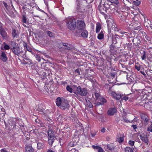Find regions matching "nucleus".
<instances>
[{
    "label": "nucleus",
    "instance_id": "47",
    "mask_svg": "<svg viewBox=\"0 0 152 152\" xmlns=\"http://www.w3.org/2000/svg\"><path fill=\"white\" fill-rule=\"evenodd\" d=\"M123 2L125 4V3H126L127 2H128L129 1L127 0H123Z\"/></svg>",
    "mask_w": 152,
    "mask_h": 152
},
{
    "label": "nucleus",
    "instance_id": "6",
    "mask_svg": "<svg viewBox=\"0 0 152 152\" xmlns=\"http://www.w3.org/2000/svg\"><path fill=\"white\" fill-rule=\"evenodd\" d=\"M109 95L112 96L116 100L119 99L121 97V95L116 93L114 91H111L109 93Z\"/></svg>",
    "mask_w": 152,
    "mask_h": 152
},
{
    "label": "nucleus",
    "instance_id": "13",
    "mask_svg": "<svg viewBox=\"0 0 152 152\" xmlns=\"http://www.w3.org/2000/svg\"><path fill=\"white\" fill-rule=\"evenodd\" d=\"M0 58L4 61H6L7 59L6 54L4 52H2L0 56Z\"/></svg>",
    "mask_w": 152,
    "mask_h": 152
},
{
    "label": "nucleus",
    "instance_id": "37",
    "mask_svg": "<svg viewBox=\"0 0 152 152\" xmlns=\"http://www.w3.org/2000/svg\"><path fill=\"white\" fill-rule=\"evenodd\" d=\"M123 119V121H125L126 123L130 122V121L128 119H127L126 118H124Z\"/></svg>",
    "mask_w": 152,
    "mask_h": 152
},
{
    "label": "nucleus",
    "instance_id": "59",
    "mask_svg": "<svg viewBox=\"0 0 152 152\" xmlns=\"http://www.w3.org/2000/svg\"><path fill=\"white\" fill-rule=\"evenodd\" d=\"M53 152H54V151H53Z\"/></svg>",
    "mask_w": 152,
    "mask_h": 152
},
{
    "label": "nucleus",
    "instance_id": "32",
    "mask_svg": "<svg viewBox=\"0 0 152 152\" xmlns=\"http://www.w3.org/2000/svg\"><path fill=\"white\" fill-rule=\"evenodd\" d=\"M4 48L5 50H8L10 49V47L9 45L6 44L4 46Z\"/></svg>",
    "mask_w": 152,
    "mask_h": 152
},
{
    "label": "nucleus",
    "instance_id": "20",
    "mask_svg": "<svg viewBox=\"0 0 152 152\" xmlns=\"http://www.w3.org/2000/svg\"><path fill=\"white\" fill-rule=\"evenodd\" d=\"M101 29L100 24L99 23H97L96 24V33H98L100 31Z\"/></svg>",
    "mask_w": 152,
    "mask_h": 152
},
{
    "label": "nucleus",
    "instance_id": "55",
    "mask_svg": "<svg viewBox=\"0 0 152 152\" xmlns=\"http://www.w3.org/2000/svg\"><path fill=\"white\" fill-rule=\"evenodd\" d=\"M138 140H139V139H137V140H136V141H138Z\"/></svg>",
    "mask_w": 152,
    "mask_h": 152
},
{
    "label": "nucleus",
    "instance_id": "3",
    "mask_svg": "<svg viewBox=\"0 0 152 152\" xmlns=\"http://www.w3.org/2000/svg\"><path fill=\"white\" fill-rule=\"evenodd\" d=\"M77 27L78 29L82 30L85 28V23L83 21L80 20L77 21Z\"/></svg>",
    "mask_w": 152,
    "mask_h": 152
},
{
    "label": "nucleus",
    "instance_id": "58",
    "mask_svg": "<svg viewBox=\"0 0 152 152\" xmlns=\"http://www.w3.org/2000/svg\"><path fill=\"white\" fill-rule=\"evenodd\" d=\"M23 25L24 26H26V25Z\"/></svg>",
    "mask_w": 152,
    "mask_h": 152
},
{
    "label": "nucleus",
    "instance_id": "49",
    "mask_svg": "<svg viewBox=\"0 0 152 152\" xmlns=\"http://www.w3.org/2000/svg\"><path fill=\"white\" fill-rule=\"evenodd\" d=\"M4 6L5 7H6L7 6V4L6 3H5V2H4Z\"/></svg>",
    "mask_w": 152,
    "mask_h": 152
},
{
    "label": "nucleus",
    "instance_id": "39",
    "mask_svg": "<svg viewBox=\"0 0 152 152\" xmlns=\"http://www.w3.org/2000/svg\"><path fill=\"white\" fill-rule=\"evenodd\" d=\"M128 99H129L128 97H127V96H124L122 98L123 100H124L125 101H127V100H128Z\"/></svg>",
    "mask_w": 152,
    "mask_h": 152
},
{
    "label": "nucleus",
    "instance_id": "52",
    "mask_svg": "<svg viewBox=\"0 0 152 152\" xmlns=\"http://www.w3.org/2000/svg\"><path fill=\"white\" fill-rule=\"evenodd\" d=\"M125 33H126V32H125L123 31V32H121V34H124Z\"/></svg>",
    "mask_w": 152,
    "mask_h": 152
},
{
    "label": "nucleus",
    "instance_id": "29",
    "mask_svg": "<svg viewBox=\"0 0 152 152\" xmlns=\"http://www.w3.org/2000/svg\"><path fill=\"white\" fill-rule=\"evenodd\" d=\"M124 140V137H121L118 138L117 140L118 142H119V143H121Z\"/></svg>",
    "mask_w": 152,
    "mask_h": 152
},
{
    "label": "nucleus",
    "instance_id": "23",
    "mask_svg": "<svg viewBox=\"0 0 152 152\" xmlns=\"http://www.w3.org/2000/svg\"><path fill=\"white\" fill-rule=\"evenodd\" d=\"M104 35L103 32L101 31V32L98 34L97 38L99 39H102L104 38Z\"/></svg>",
    "mask_w": 152,
    "mask_h": 152
},
{
    "label": "nucleus",
    "instance_id": "42",
    "mask_svg": "<svg viewBox=\"0 0 152 152\" xmlns=\"http://www.w3.org/2000/svg\"><path fill=\"white\" fill-rule=\"evenodd\" d=\"M1 152H9L6 150L5 148L2 149L1 151Z\"/></svg>",
    "mask_w": 152,
    "mask_h": 152
},
{
    "label": "nucleus",
    "instance_id": "38",
    "mask_svg": "<svg viewBox=\"0 0 152 152\" xmlns=\"http://www.w3.org/2000/svg\"><path fill=\"white\" fill-rule=\"evenodd\" d=\"M135 68L137 70L140 71V67L139 66H138L137 65L135 66Z\"/></svg>",
    "mask_w": 152,
    "mask_h": 152
},
{
    "label": "nucleus",
    "instance_id": "50",
    "mask_svg": "<svg viewBox=\"0 0 152 152\" xmlns=\"http://www.w3.org/2000/svg\"><path fill=\"white\" fill-rule=\"evenodd\" d=\"M107 26H108V28L109 29L110 28V24H107Z\"/></svg>",
    "mask_w": 152,
    "mask_h": 152
},
{
    "label": "nucleus",
    "instance_id": "12",
    "mask_svg": "<svg viewBox=\"0 0 152 152\" xmlns=\"http://www.w3.org/2000/svg\"><path fill=\"white\" fill-rule=\"evenodd\" d=\"M92 148L94 149H96L98 150V152H104L102 148L98 145H92Z\"/></svg>",
    "mask_w": 152,
    "mask_h": 152
},
{
    "label": "nucleus",
    "instance_id": "5",
    "mask_svg": "<svg viewBox=\"0 0 152 152\" xmlns=\"http://www.w3.org/2000/svg\"><path fill=\"white\" fill-rule=\"evenodd\" d=\"M105 3H104V7L105 8V9H103V10H102V8L101 7L99 9V10L100 13L103 15L105 14V12H107V10H108L110 8V6L109 4H109L108 5V3H107V2H105Z\"/></svg>",
    "mask_w": 152,
    "mask_h": 152
},
{
    "label": "nucleus",
    "instance_id": "16",
    "mask_svg": "<svg viewBox=\"0 0 152 152\" xmlns=\"http://www.w3.org/2000/svg\"><path fill=\"white\" fill-rule=\"evenodd\" d=\"M55 137H48V143L49 145H52L54 141Z\"/></svg>",
    "mask_w": 152,
    "mask_h": 152
},
{
    "label": "nucleus",
    "instance_id": "33",
    "mask_svg": "<svg viewBox=\"0 0 152 152\" xmlns=\"http://www.w3.org/2000/svg\"><path fill=\"white\" fill-rule=\"evenodd\" d=\"M142 59L144 60L146 58V54L145 52H144L143 54L141 56Z\"/></svg>",
    "mask_w": 152,
    "mask_h": 152
},
{
    "label": "nucleus",
    "instance_id": "26",
    "mask_svg": "<svg viewBox=\"0 0 152 152\" xmlns=\"http://www.w3.org/2000/svg\"><path fill=\"white\" fill-rule=\"evenodd\" d=\"M96 101H97L98 99L101 96L100 94L98 93H95L94 94Z\"/></svg>",
    "mask_w": 152,
    "mask_h": 152
},
{
    "label": "nucleus",
    "instance_id": "11",
    "mask_svg": "<svg viewBox=\"0 0 152 152\" xmlns=\"http://www.w3.org/2000/svg\"><path fill=\"white\" fill-rule=\"evenodd\" d=\"M116 110L115 108H110L108 111V114L110 115H112L116 112Z\"/></svg>",
    "mask_w": 152,
    "mask_h": 152
},
{
    "label": "nucleus",
    "instance_id": "19",
    "mask_svg": "<svg viewBox=\"0 0 152 152\" xmlns=\"http://www.w3.org/2000/svg\"><path fill=\"white\" fill-rule=\"evenodd\" d=\"M10 45L12 50V49H14V48L18 46V44L15 42L13 41H11V42Z\"/></svg>",
    "mask_w": 152,
    "mask_h": 152
},
{
    "label": "nucleus",
    "instance_id": "36",
    "mask_svg": "<svg viewBox=\"0 0 152 152\" xmlns=\"http://www.w3.org/2000/svg\"><path fill=\"white\" fill-rule=\"evenodd\" d=\"M23 22L25 23H26V18L25 17L23 16Z\"/></svg>",
    "mask_w": 152,
    "mask_h": 152
},
{
    "label": "nucleus",
    "instance_id": "14",
    "mask_svg": "<svg viewBox=\"0 0 152 152\" xmlns=\"http://www.w3.org/2000/svg\"><path fill=\"white\" fill-rule=\"evenodd\" d=\"M25 152H34V149L31 146H27L26 147Z\"/></svg>",
    "mask_w": 152,
    "mask_h": 152
},
{
    "label": "nucleus",
    "instance_id": "35",
    "mask_svg": "<svg viewBox=\"0 0 152 152\" xmlns=\"http://www.w3.org/2000/svg\"><path fill=\"white\" fill-rule=\"evenodd\" d=\"M134 141L132 140H130L129 142V144L132 146H133L134 145Z\"/></svg>",
    "mask_w": 152,
    "mask_h": 152
},
{
    "label": "nucleus",
    "instance_id": "27",
    "mask_svg": "<svg viewBox=\"0 0 152 152\" xmlns=\"http://www.w3.org/2000/svg\"><path fill=\"white\" fill-rule=\"evenodd\" d=\"M125 152H133V151L131 148L127 147L126 148Z\"/></svg>",
    "mask_w": 152,
    "mask_h": 152
},
{
    "label": "nucleus",
    "instance_id": "4",
    "mask_svg": "<svg viewBox=\"0 0 152 152\" xmlns=\"http://www.w3.org/2000/svg\"><path fill=\"white\" fill-rule=\"evenodd\" d=\"M69 107V104L67 101L64 99L62 100L61 105L60 106L61 109L64 110L68 108Z\"/></svg>",
    "mask_w": 152,
    "mask_h": 152
},
{
    "label": "nucleus",
    "instance_id": "31",
    "mask_svg": "<svg viewBox=\"0 0 152 152\" xmlns=\"http://www.w3.org/2000/svg\"><path fill=\"white\" fill-rule=\"evenodd\" d=\"M133 4L137 6H138L140 4V1H134L133 2Z\"/></svg>",
    "mask_w": 152,
    "mask_h": 152
},
{
    "label": "nucleus",
    "instance_id": "41",
    "mask_svg": "<svg viewBox=\"0 0 152 152\" xmlns=\"http://www.w3.org/2000/svg\"><path fill=\"white\" fill-rule=\"evenodd\" d=\"M105 130L106 129L104 127H102L101 129V131L102 132L104 133L105 132Z\"/></svg>",
    "mask_w": 152,
    "mask_h": 152
},
{
    "label": "nucleus",
    "instance_id": "9",
    "mask_svg": "<svg viewBox=\"0 0 152 152\" xmlns=\"http://www.w3.org/2000/svg\"><path fill=\"white\" fill-rule=\"evenodd\" d=\"M76 86L75 85H73L71 86H66V89L67 91H68L70 93L73 92L74 93H76V92L73 91V90L72 88H76Z\"/></svg>",
    "mask_w": 152,
    "mask_h": 152
},
{
    "label": "nucleus",
    "instance_id": "18",
    "mask_svg": "<svg viewBox=\"0 0 152 152\" xmlns=\"http://www.w3.org/2000/svg\"><path fill=\"white\" fill-rule=\"evenodd\" d=\"M88 36V32L86 30H84L81 34V36L84 38H87Z\"/></svg>",
    "mask_w": 152,
    "mask_h": 152
},
{
    "label": "nucleus",
    "instance_id": "2",
    "mask_svg": "<svg viewBox=\"0 0 152 152\" xmlns=\"http://www.w3.org/2000/svg\"><path fill=\"white\" fill-rule=\"evenodd\" d=\"M76 93L81 96H85L88 93V91L86 88H82L80 86H78L77 88Z\"/></svg>",
    "mask_w": 152,
    "mask_h": 152
},
{
    "label": "nucleus",
    "instance_id": "53",
    "mask_svg": "<svg viewBox=\"0 0 152 152\" xmlns=\"http://www.w3.org/2000/svg\"><path fill=\"white\" fill-rule=\"evenodd\" d=\"M145 121L146 122H147L148 121V120L146 118L145 120Z\"/></svg>",
    "mask_w": 152,
    "mask_h": 152
},
{
    "label": "nucleus",
    "instance_id": "17",
    "mask_svg": "<svg viewBox=\"0 0 152 152\" xmlns=\"http://www.w3.org/2000/svg\"><path fill=\"white\" fill-rule=\"evenodd\" d=\"M48 137H54V132L51 129H49L48 132Z\"/></svg>",
    "mask_w": 152,
    "mask_h": 152
},
{
    "label": "nucleus",
    "instance_id": "44",
    "mask_svg": "<svg viewBox=\"0 0 152 152\" xmlns=\"http://www.w3.org/2000/svg\"><path fill=\"white\" fill-rule=\"evenodd\" d=\"M132 127L134 129H137V126L136 125H132Z\"/></svg>",
    "mask_w": 152,
    "mask_h": 152
},
{
    "label": "nucleus",
    "instance_id": "7",
    "mask_svg": "<svg viewBox=\"0 0 152 152\" xmlns=\"http://www.w3.org/2000/svg\"><path fill=\"white\" fill-rule=\"evenodd\" d=\"M12 50L15 55L18 56H19L20 54L23 52V51L20 49L18 46L14 48V49H12Z\"/></svg>",
    "mask_w": 152,
    "mask_h": 152
},
{
    "label": "nucleus",
    "instance_id": "8",
    "mask_svg": "<svg viewBox=\"0 0 152 152\" xmlns=\"http://www.w3.org/2000/svg\"><path fill=\"white\" fill-rule=\"evenodd\" d=\"M97 101L100 102H97L95 103L96 106H97L102 105L107 102L106 99L101 96L100 97Z\"/></svg>",
    "mask_w": 152,
    "mask_h": 152
},
{
    "label": "nucleus",
    "instance_id": "45",
    "mask_svg": "<svg viewBox=\"0 0 152 152\" xmlns=\"http://www.w3.org/2000/svg\"><path fill=\"white\" fill-rule=\"evenodd\" d=\"M75 72L77 73L79 75L80 74V71L78 69H76L75 70Z\"/></svg>",
    "mask_w": 152,
    "mask_h": 152
},
{
    "label": "nucleus",
    "instance_id": "56",
    "mask_svg": "<svg viewBox=\"0 0 152 152\" xmlns=\"http://www.w3.org/2000/svg\"><path fill=\"white\" fill-rule=\"evenodd\" d=\"M150 27L152 29V26H150Z\"/></svg>",
    "mask_w": 152,
    "mask_h": 152
},
{
    "label": "nucleus",
    "instance_id": "48",
    "mask_svg": "<svg viewBox=\"0 0 152 152\" xmlns=\"http://www.w3.org/2000/svg\"><path fill=\"white\" fill-rule=\"evenodd\" d=\"M53 151L51 150H49L47 152H53Z\"/></svg>",
    "mask_w": 152,
    "mask_h": 152
},
{
    "label": "nucleus",
    "instance_id": "1",
    "mask_svg": "<svg viewBox=\"0 0 152 152\" xmlns=\"http://www.w3.org/2000/svg\"><path fill=\"white\" fill-rule=\"evenodd\" d=\"M66 22L67 27L70 30H74L76 26V21L72 17H69L66 18Z\"/></svg>",
    "mask_w": 152,
    "mask_h": 152
},
{
    "label": "nucleus",
    "instance_id": "25",
    "mask_svg": "<svg viewBox=\"0 0 152 152\" xmlns=\"http://www.w3.org/2000/svg\"><path fill=\"white\" fill-rule=\"evenodd\" d=\"M107 147L108 149L110 150H112L114 149L113 145L111 144H108L107 146Z\"/></svg>",
    "mask_w": 152,
    "mask_h": 152
},
{
    "label": "nucleus",
    "instance_id": "34",
    "mask_svg": "<svg viewBox=\"0 0 152 152\" xmlns=\"http://www.w3.org/2000/svg\"><path fill=\"white\" fill-rule=\"evenodd\" d=\"M147 130L152 132V124H151L150 126L148 127Z\"/></svg>",
    "mask_w": 152,
    "mask_h": 152
},
{
    "label": "nucleus",
    "instance_id": "24",
    "mask_svg": "<svg viewBox=\"0 0 152 152\" xmlns=\"http://www.w3.org/2000/svg\"><path fill=\"white\" fill-rule=\"evenodd\" d=\"M107 2L110 3V4H112V3H114L116 4H118V1L117 0H107Z\"/></svg>",
    "mask_w": 152,
    "mask_h": 152
},
{
    "label": "nucleus",
    "instance_id": "21",
    "mask_svg": "<svg viewBox=\"0 0 152 152\" xmlns=\"http://www.w3.org/2000/svg\"><path fill=\"white\" fill-rule=\"evenodd\" d=\"M0 32L1 34L2 37H5L6 36L7 33L3 29H0Z\"/></svg>",
    "mask_w": 152,
    "mask_h": 152
},
{
    "label": "nucleus",
    "instance_id": "46",
    "mask_svg": "<svg viewBox=\"0 0 152 152\" xmlns=\"http://www.w3.org/2000/svg\"><path fill=\"white\" fill-rule=\"evenodd\" d=\"M132 7L134 9H135L136 10H139V8H137V7H135V6H133Z\"/></svg>",
    "mask_w": 152,
    "mask_h": 152
},
{
    "label": "nucleus",
    "instance_id": "54",
    "mask_svg": "<svg viewBox=\"0 0 152 152\" xmlns=\"http://www.w3.org/2000/svg\"><path fill=\"white\" fill-rule=\"evenodd\" d=\"M144 152H149V151H144Z\"/></svg>",
    "mask_w": 152,
    "mask_h": 152
},
{
    "label": "nucleus",
    "instance_id": "10",
    "mask_svg": "<svg viewBox=\"0 0 152 152\" xmlns=\"http://www.w3.org/2000/svg\"><path fill=\"white\" fill-rule=\"evenodd\" d=\"M140 137L141 140L143 142H144L145 143L148 144V140L147 136L146 135L142 136L140 135Z\"/></svg>",
    "mask_w": 152,
    "mask_h": 152
},
{
    "label": "nucleus",
    "instance_id": "30",
    "mask_svg": "<svg viewBox=\"0 0 152 152\" xmlns=\"http://www.w3.org/2000/svg\"><path fill=\"white\" fill-rule=\"evenodd\" d=\"M46 33L49 36L51 37L53 36V33L51 32L48 31H47Z\"/></svg>",
    "mask_w": 152,
    "mask_h": 152
},
{
    "label": "nucleus",
    "instance_id": "15",
    "mask_svg": "<svg viewBox=\"0 0 152 152\" xmlns=\"http://www.w3.org/2000/svg\"><path fill=\"white\" fill-rule=\"evenodd\" d=\"M45 146V145L43 143L38 142L37 143V148L38 149L43 148Z\"/></svg>",
    "mask_w": 152,
    "mask_h": 152
},
{
    "label": "nucleus",
    "instance_id": "28",
    "mask_svg": "<svg viewBox=\"0 0 152 152\" xmlns=\"http://www.w3.org/2000/svg\"><path fill=\"white\" fill-rule=\"evenodd\" d=\"M12 35L14 37H17V34L16 33V31L15 30H12Z\"/></svg>",
    "mask_w": 152,
    "mask_h": 152
},
{
    "label": "nucleus",
    "instance_id": "51",
    "mask_svg": "<svg viewBox=\"0 0 152 152\" xmlns=\"http://www.w3.org/2000/svg\"><path fill=\"white\" fill-rule=\"evenodd\" d=\"M24 47H26V48H27V50H28V49L27 48V44L26 43V44H24Z\"/></svg>",
    "mask_w": 152,
    "mask_h": 152
},
{
    "label": "nucleus",
    "instance_id": "22",
    "mask_svg": "<svg viewBox=\"0 0 152 152\" xmlns=\"http://www.w3.org/2000/svg\"><path fill=\"white\" fill-rule=\"evenodd\" d=\"M62 100H61L60 97H58L57 98L56 101V104L58 106H60L61 105Z\"/></svg>",
    "mask_w": 152,
    "mask_h": 152
},
{
    "label": "nucleus",
    "instance_id": "43",
    "mask_svg": "<svg viewBox=\"0 0 152 152\" xmlns=\"http://www.w3.org/2000/svg\"><path fill=\"white\" fill-rule=\"evenodd\" d=\"M141 27L140 26H138L137 27H135L134 28V29L135 30H139L140 29Z\"/></svg>",
    "mask_w": 152,
    "mask_h": 152
},
{
    "label": "nucleus",
    "instance_id": "40",
    "mask_svg": "<svg viewBox=\"0 0 152 152\" xmlns=\"http://www.w3.org/2000/svg\"><path fill=\"white\" fill-rule=\"evenodd\" d=\"M87 104L88 106L90 108H91L92 107V105L90 102H87Z\"/></svg>",
    "mask_w": 152,
    "mask_h": 152
},
{
    "label": "nucleus",
    "instance_id": "57",
    "mask_svg": "<svg viewBox=\"0 0 152 152\" xmlns=\"http://www.w3.org/2000/svg\"><path fill=\"white\" fill-rule=\"evenodd\" d=\"M63 45L64 46H66V45H65V44H63Z\"/></svg>",
    "mask_w": 152,
    "mask_h": 152
}]
</instances>
